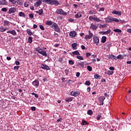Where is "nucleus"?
Here are the masks:
<instances>
[{"mask_svg": "<svg viewBox=\"0 0 131 131\" xmlns=\"http://www.w3.org/2000/svg\"><path fill=\"white\" fill-rule=\"evenodd\" d=\"M30 4V3L29 2H26L25 3L24 6L26 8H27V7H28Z\"/></svg>", "mask_w": 131, "mask_h": 131, "instance_id": "35", "label": "nucleus"}, {"mask_svg": "<svg viewBox=\"0 0 131 131\" xmlns=\"http://www.w3.org/2000/svg\"><path fill=\"white\" fill-rule=\"evenodd\" d=\"M7 33H10L11 34H12V35H16L17 34L16 31L14 30H12V31H8L7 32Z\"/></svg>", "mask_w": 131, "mask_h": 131, "instance_id": "15", "label": "nucleus"}, {"mask_svg": "<svg viewBox=\"0 0 131 131\" xmlns=\"http://www.w3.org/2000/svg\"><path fill=\"white\" fill-rule=\"evenodd\" d=\"M90 28L93 29V30H97V29H98V26H97L96 25L91 24Z\"/></svg>", "mask_w": 131, "mask_h": 131, "instance_id": "13", "label": "nucleus"}, {"mask_svg": "<svg viewBox=\"0 0 131 131\" xmlns=\"http://www.w3.org/2000/svg\"><path fill=\"white\" fill-rule=\"evenodd\" d=\"M90 56H91V54L90 53H86V58H89V57H90Z\"/></svg>", "mask_w": 131, "mask_h": 131, "instance_id": "60", "label": "nucleus"}, {"mask_svg": "<svg viewBox=\"0 0 131 131\" xmlns=\"http://www.w3.org/2000/svg\"><path fill=\"white\" fill-rule=\"evenodd\" d=\"M113 31L115 32H118V33H121L122 32L121 30L118 29H114Z\"/></svg>", "mask_w": 131, "mask_h": 131, "instance_id": "28", "label": "nucleus"}, {"mask_svg": "<svg viewBox=\"0 0 131 131\" xmlns=\"http://www.w3.org/2000/svg\"><path fill=\"white\" fill-rule=\"evenodd\" d=\"M65 73H66V75H68V74H69V70L66 69L65 70Z\"/></svg>", "mask_w": 131, "mask_h": 131, "instance_id": "56", "label": "nucleus"}, {"mask_svg": "<svg viewBox=\"0 0 131 131\" xmlns=\"http://www.w3.org/2000/svg\"><path fill=\"white\" fill-rule=\"evenodd\" d=\"M13 69H14V70H18V69H19V66H15Z\"/></svg>", "mask_w": 131, "mask_h": 131, "instance_id": "59", "label": "nucleus"}, {"mask_svg": "<svg viewBox=\"0 0 131 131\" xmlns=\"http://www.w3.org/2000/svg\"><path fill=\"white\" fill-rule=\"evenodd\" d=\"M127 32H129V33H130L131 34V29H127Z\"/></svg>", "mask_w": 131, "mask_h": 131, "instance_id": "64", "label": "nucleus"}, {"mask_svg": "<svg viewBox=\"0 0 131 131\" xmlns=\"http://www.w3.org/2000/svg\"><path fill=\"white\" fill-rule=\"evenodd\" d=\"M86 124V121L85 120L82 121L81 123L82 125H85Z\"/></svg>", "mask_w": 131, "mask_h": 131, "instance_id": "53", "label": "nucleus"}, {"mask_svg": "<svg viewBox=\"0 0 131 131\" xmlns=\"http://www.w3.org/2000/svg\"><path fill=\"white\" fill-rule=\"evenodd\" d=\"M79 95H80V93L74 92V97H77V96H79Z\"/></svg>", "mask_w": 131, "mask_h": 131, "instance_id": "43", "label": "nucleus"}, {"mask_svg": "<svg viewBox=\"0 0 131 131\" xmlns=\"http://www.w3.org/2000/svg\"><path fill=\"white\" fill-rule=\"evenodd\" d=\"M95 18L96 17H95L91 16L89 17V20H90L91 21H92V20H94V21H95Z\"/></svg>", "mask_w": 131, "mask_h": 131, "instance_id": "47", "label": "nucleus"}, {"mask_svg": "<svg viewBox=\"0 0 131 131\" xmlns=\"http://www.w3.org/2000/svg\"><path fill=\"white\" fill-rule=\"evenodd\" d=\"M76 66L79 68H80V67H82V68H84V62H77Z\"/></svg>", "mask_w": 131, "mask_h": 131, "instance_id": "8", "label": "nucleus"}, {"mask_svg": "<svg viewBox=\"0 0 131 131\" xmlns=\"http://www.w3.org/2000/svg\"><path fill=\"white\" fill-rule=\"evenodd\" d=\"M76 58L79 60H83V57H82V56H77Z\"/></svg>", "mask_w": 131, "mask_h": 131, "instance_id": "41", "label": "nucleus"}, {"mask_svg": "<svg viewBox=\"0 0 131 131\" xmlns=\"http://www.w3.org/2000/svg\"><path fill=\"white\" fill-rule=\"evenodd\" d=\"M110 70H112V71H113V70H114V67H111L110 68Z\"/></svg>", "mask_w": 131, "mask_h": 131, "instance_id": "62", "label": "nucleus"}, {"mask_svg": "<svg viewBox=\"0 0 131 131\" xmlns=\"http://www.w3.org/2000/svg\"><path fill=\"white\" fill-rule=\"evenodd\" d=\"M87 69L89 70V71H92V70H93V68L90 66H87Z\"/></svg>", "mask_w": 131, "mask_h": 131, "instance_id": "40", "label": "nucleus"}, {"mask_svg": "<svg viewBox=\"0 0 131 131\" xmlns=\"http://www.w3.org/2000/svg\"><path fill=\"white\" fill-rule=\"evenodd\" d=\"M18 14L20 17H24V18H25V17H26V15H25V14L23 13V12H20Z\"/></svg>", "mask_w": 131, "mask_h": 131, "instance_id": "21", "label": "nucleus"}, {"mask_svg": "<svg viewBox=\"0 0 131 131\" xmlns=\"http://www.w3.org/2000/svg\"><path fill=\"white\" fill-rule=\"evenodd\" d=\"M100 28H104V27H106L107 26V24H104V25H100Z\"/></svg>", "mask_w": 131, "mask_h": 131, "instance_id": "49", "label": "nucleus"}, {"mask_svg": "<svg viewBox=\"0 0 131 131\" xmlns=\"http://www.w3.org/2000/svg\"><path fill=\"white\" fill-rule=\"evenodd\" d=\"M94 21H95V22H101V20L98 17H95Z\"/></svg>", "mask_w": 131, "mask_h": 131, "instance_id": "42", "label": "nucleus"}, {"mask_svg": "<svg viewBox=\"0 0 131 131\" xmlns=\"http://www.w3.org/2000/svg\"><path fill=\"white\" fill-rule=\"evenodd\" d=\"M87 114L88 115H92L93 114V111H92V110H88Z\"/></svg>", "mask_w": 131, "mask_h": 131, "instance_id": "34", "label": "nucleus"}, {"mask_svg": "<svg viewBox=\"0 0 131 131\" xmlns=\"http://www.w3.org/2000/svg\"><path fill=\"white\" fill-rule=\"evenodd\" d=\"M94 78H96V79H101V76H100L99 74H95L94 75Z\"/></svg>", "mask_w": 131, "mask_h": 131, "instance_id": "27", "label": "nucleus"}, {"mask_svg": "<svg viewBox=\"0 0 131 131\" xmlns=\"http://www.w3.org/2000/svg\"><path fill=\"white\" fill-rule=\"evenodd\" d=\"M53 22L51 20H48L47 22H46V24L47 25H53Z\"/></svg>", "mask_w": 131, "mask_h": 131, "instance_id": "29", "label": "nucleus"}, {"mask_svg": "<svg viewBox=\"0 0 131 131\" xmlns=\"http://www.w3.org/2000/svg\"><path fill=\"white\" fill-rule=\"evenodd\" d=\"M40 5H41V0H39L38 1H37L34 4V6L36 8H37V7H39Z\"/></svg>", "mask_w": 131, "mask_h": 131, "instance_id": "16", "label": "nucleus"}, {"mask_svg": "<svg viewBox=\"0 0 131 131\" xmlns=\"http://www.w3.org/2000/svg\"><path fill=\"white\" fill-rule=\"evenodd\" d=\"M85 85H91V82L86 81L84 83Z\"/></svg>", "mask_w": 131, "mask_h": 131, "instance_id": "39", "label": "nucleus"}, {"mask_svg": "<svg viewBox=\"0 0 131 131\" xmlns=\"http://www.w3.org/2000/svg\"><path fill=\"white\" fill-rule=\"evenodd\" d=\"M2 5L3 6H7V5H8V2H7L6 0L3 1H2Z\"/></svg>", "mask_w": 131, "mask_h": 131, "instance_id": "30", "label": "nucleus"}, {"mask_svg": "<svg viewBox=\"0 0 131 131\" xmlns=\"http://www.w3.org/2000/svg\"><path fill=\"white\" fill-rule=\"evenodd\" d=\"M76 34H77V33H76V32L75 31H72L70 32V36L71 37H75Z\"/></svg>", "mask_w": 131, "mask_h": 131, "instance_id": "10", "label": "nucleus"}, {"mask_svg": "<svg viewBox=\"0 0 131 131\" xmlns=\"http://www.w3.org/2000/svg\"><path fill=\"white\" fill-rule=\"evenodd\" d=\"M4 25H8L9 26L10 25V21L8 20H4Z\"/></svg>", "mask_w": 131, "mask_h": 131, "instance_id": "33", "label": "nucleus"}, {"mask_svg": "<svg viewBox=\"0 0 131 131\" xmlns=\"http://www.w3.org/2000/svg\"><path fill=\"white\" fill-rule=\"evenodd\" d=\"M72 54H73V55H76V56H79L80 55V53H79L78 51H75L72 52Z\"/></svg>", "mask_w": 131, "mask_h": 131, "instance_id": "25", "label": "nucleus"}, {"mask_svg": "<svg viewBox=\"0 0 131 131\" xmlns=\"http://www.w3.org/2000/svg\"><path fill=\"white\" fill-rule=\"evenodd\" d=\"M56 13V14H60V15H63L64 16H66V15H67V13L64 12V11H63V10L61 9H57Z\"/></svg>", "mask_w": 131, "mask_h": 131, "instance_id": "3", "label": "nucleus"}, {"mask_svg": "<svg viewBox=\"0 0 131 131\" xmlns=\"http://www.w3.org/2000/svg\"><path fill=\"white\" fill-rule=\"evenodd\" d=\"M5 30H4V27H1L0 28V31H1V32H5Z\"/></svg>", "mask_w": 131, "mask_h": 131, "instance_id": "50", "label": "nucleus"}, {"mask_svg": "<svg viewBox=\"0 0 131 131\" xmlns=\"http://www.w3.org/2000/svg\"><path fill=\"white\" fill-rule=\"evenodd\" d=\"M93 41L95 43H98L99 41V37L95 36L93 37Z\"/></svg>", "mask_w": 131, "mask_h": 131, "instance_id": "14", "label": "nucleus"}, {"mask_svg": "<svg viewBox=\"0 0 131 131\" xmlns=\"http://www.w3.org/2000/svg\"><path fill=\"white\" fill-rule=\"evenodd\" d=\"M105 99H106V98H105L104 96L99 97V100L101 102H104V100H105Z\"/></svg>", "mask_w": 131, "mask_h": 131, "instance_id": "32", "label": "nucleus"}, {"mask_svg": "<svg viewBox=\"0 0 131 131\" xmlns=\"http://www.w3.org/2000/svg\"><path fill=\"white\" fill-rule=\"evenodd\" d=\"M53 26L55 31H56V32H60L61 30L60 29V28H59V26H58V25H57V24L53 23Z\"/></svg>", "mask_w": 131, "mask_h": 131, "instance_id": "5", "label": "nucleus"}, {"mask_svg": "<svg viewBox=\"0 0 131 131\" xmlns=\"http://www.w3.org/2000/svg\"><path fill=\"white\" fill-rule=\"evenodd\" d=\"M17 11V8L15 7H12L9 9L8 14H12V13H15Z\"/></svg>", "mask_w": 131, "mask_h": 131, "instance_id": "7", "label": "nucleus"}, {"mask_svg": "<svg viewBox=\"0 0 131 131\" xmlns=\"http://www.w3.org/2000/svg\"><path fill=\"white\" fill-rule=\"evenodd\" d=\"M117 59H122V55L121 54L119 55L117 57H116V60Z\"/></svg>", "mask_w": 131, "mask_h": 131, "instance_id": "46", "label": "nucleus"}, {"mask_svg": "<svg viewBox=\"0 0 131 131\" xmlns=\"http://www.w3.org/2000/svg\"><path fill=\"white\" fill-rule=\"evenodd\" d=\"M76 75L77 77H79V76H80V73H79V72H77Z\"/></svg>", "mask_w": 131, "mask_h": 131, "instance_id": "61", "label": "nucleus"}, {"mask_svg": "<svg viewBox=\"0 0 131 131\" xmlns=\"http://www.w3.org/2000/svg\"><path fill=\"white\" fill-rule=\"evenodd\" d=\"M28 41L29 43H31V42H32V37H29L28 38Z\"/></svg>", "mask_w": 131, "mask_h": 131, "instance_id": "44", "label": "nucleus"}, {"mask_svg": "<svg viewBox=\"0 0 131 131\" xmlns=\"http://www.w3.org/2000/svg\"><path fill=\"white\" fill-rule=\"evenodd\" d=\"M29 17H30V18H34V15H33V14L30 13L29 14Z\"/></svg>", "mask_w": 131, "mask_h": 131, "instance_id": "58", "label": "nucleus"}, {"mask_svg": "<svg viewBox=\"0 0 131 131\" xmlns=\"http://www.w3.org/2000/svg\"><path fill=\"white\" fill-rule=\"evenodd\" d=\"M104 95L105 97H106V98L109 97L110 95H109V92L107 93H104Z\"/></svg>", "mask_w": 131, "mask_h": 131, "instance_id": "54", "label": "nucleus"}, {"mask_svg": "<svg viewBox=\"0 0 131 131\" xmlns=\"http://www.w3.org/2000/svg\"><path fill=\"white\" fill-rule=\"evenodd\" d=\"M36 51L42 55V56H45V57H48V54H47V52L44 51L41 49H39V47H37L36 48Z\"/></svg>", "mask_w": 131, "mask_h": 131, "instance_id": "2", "label": "nucleus"}, {"mask_svg": "<svg viewBox=\"0 0 131 131\" xmlns=\"http://www.w3.org/2000/svg\"><path fill=\"white\" fill-rule=\"evenodd\" d=\"M16 3L17 5H19V6H22V5H23V2L21 0H17Z\"/></svg>", "mask_w": 131, "mask_h": 131, "instance_id": "24", "label": "nucleus"}, {"mask_svg": "<svg viewBox=\"0 0 131 131\" xmlns=\"http://www.w3.org/2000/svg\"><path fill=\"white\" fill-rule=\"evenodd\" d=\"M93 34H91V35H85L84 39H86V40H88V39H91V38L93 37Z\"/></svg>", "mask_w": 131, "mask_h": 131, "instance_id": "12", "label": "nucleus"}, {"mask_svg": "<svg viewBox=\"0 0 131 131\" xmlns=\"http://www.w3.org/2000/svg\"><path fill=\"white\" fill-rule=\"evenodd\" d=\"M32 84L33 85H34V86H35L36 88H38V86H39V81L37 79L35 80L34 81L32 82Z\"/></svg>", "mask_w": 131, "mask_h": 131, "instance_id": "6", "label": "nucleus"}, {"mask_svg": "<svg viewBox=\"0 0 131 131\" xmlns=\"http://www.w3.org/2000/svg\"><path fill=\"white\" fill-rule=\"evenodd\" d=\"M27 32L28 33V35L31 36L33 34L32 32H31V30L30 29H28L27 30Z\"/></svg>", "mask_w": 131, "mask_h": 131, "instance_id": "26", "label": "nucleus"}, {"mask_svg": "<svg viewBox=\"0 0 131 131\" xmlns=\"http://www.w3.org/2000/svg\"><path fill=\"white\" fill-rule=\"evenodd\" d=\"M101 117H102V116H101L100 115H98L96 118H97V120H100V119H101Z\"/></svg>", "mask_w": 131, "mask_h": 131, "instance_id": "52", "label": "nucleus"}, {"mask_svg": "<svg viewBox=\"0 0 131 131\" xmlns=\"http://www.w3.org/2000/svg\"><path fill=\"white\" fill-rule=\"evenodd\" d=\"M114 73V72L111 71H107V74H108V75H112Z\"/></svg>", "mask_w": 131, "mask_h": 131, "instance_id": "38", "label": "nucleus"}, {"mask_svg": "<svg viewBox=\"0 0 131 131\" xmlns=\"http://www.w3.org/2000/svg\"><path fill=\"white\" fill-rule=\"evenodd\" d=\"M8 10L7 9V8H3L2 9V12H7Z\"/></svg>", "mask_w": 131, "mask_h": 131, "instance_id": "57", "label": "nucleus"}, {"mask_svg": "<svg viewBox=\"0 0 131 131\" xmlns=\"http://www.w3.org/2000/svg\"><path fill=\"white\" fill-rule=\"evenodd\" d=\"M72 47L73 49V50H77V43H73L72 45Z\"/></svg>", "mask_w": 131, "mask_h": 131, "instance_id": "19", "label": "nucleus"}, {"mask_svg": "<svg viewBox=\"0 0 131 131\" xmlns=\"http://www.w3.org/2000/svg\"><path fill=\"white\" fill-rule=\"evenodd\" d=\"M40 67L41 69H44L45 70H50V67L46 64H41Z\"/></svg>", "mask_w": 131, "mask_h": 131, "instance_id": "4", "label": "nucleus"}, {"mask_svg": "<svg viewBox=\"0 0 131 131\" xmlns=\"http://www.w3.org/2000/svg\"><path fill=\"white\" fill-rule=\"evenodd\" d=\"M36 13L37 14H39V15H40V16H42V15H43V10H42V9L39 10L38 11H36Z\"/></svg>", "mask_w": 131, "mask_h": 131, "instance_id": "17", "label": "nucleus"}, {"mask_svg": "<svg viewBox=\"0 0 131 131\" xmlns=\"http://www.w3.org/2000/svg\"><path fill=\"white\" fill-rule=\"evenodd\" d=\"M112 14H114L115 15H118V16H121V12L116 11V10H114L112 11Z\"/></svg>", "mask_w": 131, "mask_h": 131, "instance_id": "9", "label": "nucleus"}, {"mask_svg": "<svg viewBox=\"0 0 131 131\" xmlns=\"http://www.w3.org/2000/svg\"><path fill=\"white\" fill-rule=\"evenodd\" d=\"M108 58L110 59H115V60H116V56H115L113 54H111L109 55Z\"/></svg>", "mask_w": 131, "mask_h": 131, "instance_id": "23", "label": "nucleus"}, {"mask_svg": "<svg viewBox=\"0 0 131 131\" xmlns=\"http://www.w3.org/2000/svg\"><path fill=\"white\" fill-rule=\"evenodd\" d=\"M33 96H34L35 98H38V95L36 93H32Z\"/></svg>", "mask_w": 131, "mask_h": 131, "instance_id": "51", "label": "nucleus"}, {"mask_svg": "<svg viewBox=\"0 0 131 131\" xmlns=\"http://www.w3.org/2000/svg\"><path fill=\"white\" fill-rule=\"evenodd\" d=\"M107 39V37L105 36H103L101 38V42H102V43H104V42H106V40Z\"/></svg>", "mask_w": 131, "mask_h": 131, "instance_id": "18", "label": "nucleus"}, {"mask_svg": "<svg viewBox=\"0 0 131 131\" xmlns=\"http://www.w3.org/2000/svg\"><path fill=\"white\" fill-rule=\"evenodd\" d=\"M31 110H32V111H35V110H36V107H35V106H32L31 107Z\"/></svg>", "mask_w": 131, "mask_h": 131, "instance_id": "55", "label": "nucleus"}, {"mask_svg": "<svg viewBox=\"0 0 131 131\" xmlns=\"http://www.w3.org/2000/svg\"><path fill=\"white\" fill-rule=\"evenodd\" d=\"M69 64H70V65H73V64H74V62H73L72 60H70L69 61Z\"/></svg>", "mask_w": 131, "mask_h": 131, "instance_id": "48", "label": "nucleus"}, {"mask_svg": "<svg viewBox=\"0 0 131 131\" xmlns=\"http://www.w3.org/2000/svg\"><path fill=\"white\" fill-rule=\"evenodd\" d=\"M73 99L72 98L70 97V98H67L66 99V102H71Z\"/></svg>", "mask_w": 131, "mask_h": 131, "instance_id": "31", "label": "nucleus"}, {"mask_svg": "<svg viewBox=\"0 0 131 131\" xmlns=\"http://www.w3.org/2000/svg\"><path fill=\"white\" fill-rule=\"evenodd\" d=\"M112 18L111 16H108L105 18V22L107 23H110L112 22Z\"/></svg>", "mask_w": 131, "mask_h": 131, "instance_id": "11", "label": "nucleus"}, {"mask_svg": "<svg viewBox=\"0 0 131 131\" xmlns=\"http://www.w3.org/2000/svg\"><path fill=\"white\" fill-rule=\"evenodd\" d=\"M115 21V22H119V19L115 18H112V22Z\"/></svg>", "mask_w": 131, "mask_h": 131, "instance_id": "37", "label": "nucleus"}, {"mask_svg": "<svg viewBox=\"0 0 131 131\" xmlns=\"http://www.w3.org/2000/svg\"><path fill=\"white\" fill-rule=\"evenodd\" d=\"M42 2L43 3H47L48 5H55L56 6L60 5V3L56 1L42 0Z\"/></svg>", "mask_w": 131, "mask_h": 131, "instance_id": "1", "label": "nucleus"}, {"mask_svg": "<svg viewBox=\"0 0 131 131\" xmlns=\"http://www.w3.org/2000/svg\"><path fill=\"white\" fill-rule=\"evenodd\" d=\"M87 91L88 92V93H90V92H91V88L90 87H88L87 88Z\"/></svg>", "mask_w": 131, "mask_h": 131, "instance_id": "63", "label": "nucleus"}, {"mask_svg": "<svg viewBox=\"0 0 131 131\" xmlns=\"http://www.w3.org/2000/svg\"><path fill=\"white\" fill-rule=\"evenodd\" d=\"M111 32V30L108 29L106 31H103L102 32V34L105 35V34H109Z\"/></svg>", "mask_w": 131, "mask_h": 131, "instance_id": "20", "label": "nucleus"}, {"mask_svg": "<svg viewBox=\"0 0 131 131\" xmlns=\"http://www.w3.org/2000/svg\"><path fill=\"white\" fill-rule=\"evenodd\" d=\"M39 27L40 29H41V30H45V27H43V26L40 25L39 26Z\"/></svg>", "mask_w": 131, "mask_h": 131, "instance_id": "45", "label": "nucleus"}, {"mask_svg": "<svg viewBox=\"0 0 131 131\" xmlns=\"http://www.w3.org/2000/svg\"><path fill=\"white\" fill-rule=\"evenodd\" d=\"M9 1L11 4H13V5H15V4H16V3H17V1H16L15 0H9Z\"/></svg>", "mask_w": 131, "mask_h": 131, "instance_id": "36", "label": "nucleus"}, {"mask_svg": "<svg viewBox=\"0 0 131 131\" xmlns=\"http://www.w3.org/2000/svg\"><path fill=\"white\" fill-rule=\"evenodd\" d=\"M82 16V15H81V13L80 12H78L75 15L76 18H81V17Z\"/></svg>", "mask_w": 131, "mask_h": 131, "instance_id": "22", "label": "nucleus"}]
</instances>
